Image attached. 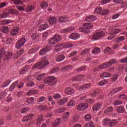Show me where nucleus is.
Returning a JSON list of instances; mask_svg holds the SVG:
<instances>
[{
    "mask_svg": "<svg viewBox=\"0 0 127 127\" xmlns=\"http://www.w3.org/2000/svg\"><path fill=\"white\" fill-rule=\"evenodd\" d=\"M84 28H79L80 31H82L85 33H89L90 32V28L93 27V25L90 23H86L83 24Z\"/></svg>",
    "mask_w": 127,
    "mask_h": 127,
    "instance_id": "obj_1",
    "label": "nucleus"
},
{
    "mask_svg": "<svg viewBox=\"0 0 127 127\" xmlns=\"http://www.w3.org/2000/svg\"><path fill=\"white\" fill-rule=\"evenodd\" d=\"M48 65H49V62L48 61L44 60L42 62L35 64L34 66H33V68L40 67H39V69H43V68H45V67H46V66Z\"/></svg>",
    "mask_w": 127,
    "mask_h": 127,
    "instance_id": "obj_2",
    "label": "nucleus"
},
{
    "mask_svg": "<svg viewBox=\"0 0 127 127\" xmlns=\"http://www.w3.org/2000/svg\"><path fill=\"white\" fill-rule=\"evenodd\" d=\"M56 78L54 76H49L48 77L44 80L45 84H50L53 83V84L50 85V86H54L56 84Z\"/></svg>",
    "mask_w": 127,
    "mask_h": 127,
    "instance_id": "obj_3",
    "label": "nucleus"
},
{
    "mask_svg": "<svg viewBox=\"0 0 127 127\" xmlns=\"http://www.w3.org/2000/svg\"><path fill=\"white\" fill-rule=\"evenodd\" d=\"M105 36V32L100 31L96 32L92 37L93 40H99Z\"/></svg>",
    "mask_w": 127,
    "mask_h": 127,
    "instance_id": "obj_4",
    "label": "nucleus"
},
{
    "mask_svg": "<svg viewBox=\"0 0 127 127\" xmlns=\"http://www.w3.org/2000/svg\"><path fill=\"white\" fill-rule=\"evenodd\" d=\"M61 40V36L59 35H56L54 36V39L52 38L49 43L50 45H54L55 42H59Z\"/></svg>",
    "mask_w": 127,
    "mask_h": 127,
    "instance_id": "obj_5",
    "label": "nucleus"
},
{
    "mask_svg": "<svg viewBox=\"0 0 127 127\" xmlns=\"http://www.w3.org/2000/svg\"><path fill=\"white\" fill-rule=\"evenodd\" d=\"M25 38H22L20 40H18L15 45L16 48L17 49H19V48H21L23 45H24V43L26 42Z\"/></svg>",
    "mask_w": 127,
    "mask_h": 127,
    "instance_id": "obj_6",
    "label": "nucleus"
},
{
    "mask_svg": "<svg viewBox=\"0 0 127 127\" xmlns=\"http://www.w3.org/2000/svg\"><path fill=\"white\" fill-rule=\"evenodd\" d=\"M108 122V125L109 127H114V126H116L117 125V123H118V121L116 120H111L110 119L106 118L104 120V123L106 124V123Z\"/></svg>",
    "mask_w": 127,
    "mask_h": 127,
    "instance_id": "obj_7",
    "label": "nucleus"
},
{
    "mask_svg": "<svg viewBox=\"0 0 127 127\" xmlns=\"http://www.w3.org/2000/svg\"><path fill=\"white\" fill-rule=\"evenodd\" d=\"M88 107L89 106L87 103H80L77 107V111H85V110H87L88 109Z\"/></svg>",
    "mask_w": 127,
    "mask_h": 127,
    "instance_id": "obj_8",
    "label": "nucleus"
},
{
    "mask_svg": "<svg viewBox=\"0 0 127 127\" xmlns=\"http://www.w3.org/2000/svg\"><path fill=\"white\" fill-rule=\"evenodd\" d=\"M49 51H50V47L47 46L40 51L39 55L42 56Z\"/></svg>",
    "mask_w": 127,
    "mask_h": 127,
    "instance_id": "obj_9",
    "label": "nucleus"
},
{
    "mask_svg": "<svg viewBox=\"0 0 127 127\" xmlns=\"http://www.w3.org/2000/svg\"><path fill=\"white\" fill-rule=\"evenodd\" d=\"M116 63H117V60L114 59L110 60L109 62L105 63L104 65H106V67L109 68V67H111L112 65L113 64H116Z\"/></svg>",
    "mask_w": 127,
    "mask_h": 127,
    "instance_id": "obj_10",
    "label": "nucleus"
},
{
    "mask_svg": "<svg viewBox=\"0 0 127 127\" xmlns=\"http://www.w3.org/2000/svg\"><path fill=\"white\" fill-rule=\"evenodd\" d=\"M64 93L66 95H72L75 93V90L71 87H67L65 89Z\"/></svg>",
    "mask_w": 127,
    "mask_h": 127,
    "instance_id": "obj_11",
    "label": "nucleus"
},
{
    "mask_svg": "<svg viewBox=\"0 0 127 127\" xmlns=\"http://www.w3.org/2000/svg\"><path fill=\"white\" fill-rule=\"evenodd\" d=\"M69 38L70 39H72L73 40H76V39H78V38H80V34L78 33H72L69 36Z\"/></svg>",
    "mask_w": 127,
    "mask_h": 127,
    "instance_id": "obj_12",
    "label": "nucleus"
},
{
    "mask_svg": "<svg viewBox=\"0 0 127 127\" xmlns=\"http://www.w3.org/2000/svg\"><path fill=\"white\" fill-rule=\"evenodd\" d=\"M84 78V75H77L73 77L71 80L72 82H77L78 81H80L82 80Z\"/></svg>",
    "mask_w": 127,
    "mask_h": 127,
    "instance_id": "obj_13",
    "label": "nucleus"
},
{
    "mask_svg": "<svg viewBox=\"0 0 127 127\" xmlns=\"http://www.w3.org/2000/svg\"><path fill=\"white\" fill-rule=\"evenodd\" d=\"M84 78V75H77L73 77L71 80L72 82H77L78 81H80L82 80Z\"/></svg>",
    "mask_w": 127,
    "mask_h": 127,
    "instance_id": "obj_14",
    "label": "nucleus"
},
{
    "mask_svg": "<svg viewBox=\"0 0 127 127\" xmlns=\"http://www.w3.org/2000/svg\"><path fill=\"white\" fill-rule=\"evenodd\" d=\"M69 18L66 16H62L59 18V22L63 23L67 21Z\"/></svg>",
    "mask_w": 127,
    "mask_h": 127,
    "instance_id": "obj_15",
    "label": "nucleus"
},
{
    "mask_svg": "<svg viewBox=\"0 0 127 127\" xmlns=\"http://www.w3.org/2000/svg\"><path fill=\"white\" fill-rule=\"evenodd\" d=\"M96 19V16H94V15H90L85 18V20H86V21H88L89 22H91L92 21H95Z\"/></svg>",
    "mask_w": 127,
    "mask_h": 127,
    "instance_id": "obj_16",
    "label": "nucleus"
},
{
    "mask_svg": "<svg viewBox=\"0 0 127 127\" xmlns=\"http://www.w3.org/2000/svg\"><path fill=\"white\" fill-rule=\"evenodd\" d=\"M43 121H44V119H43V116L39 115L36 120L37 125H40V124H41Z\"/></svg>",
    "mask_w": 127,
    "mask_h": 127,
    "instance_id": "obj_17",
    "label": "nucleus"
},
{
    "mask_svg": "<svg viewBox=\"0 0 127 127\" xmlns=\"http://www.w3.org/2000/svg\"><path fill=\"white\" fill-rule=\"evenodd\" d=\"M111 76H112V74L107 71L104 72L100 74V77L102 78H109V77H111Z\"/></svg>",
    "mask_w": 127,
    "mask_h": 127,
    "instance_id": "obj_18",
    "label": "nucleus"
},
{
    "mask_svg": "<svg viewBox=\"0 0 127 127\" xmlns=\"http://www.w3.org/2000/svg\"><path fill=\"white\" fill-rule=\"evenodd\" d=\"M67 101H68V98L66 97L65 98H63L62 100L59 101L58 102V104H59L60 106H62V105H64V104H66V103H67Z\"/></svg>",
    "mask_w": 127,
    "mask_h": 127,
    "instance_id": "obj_19",
    "label": "nucleus"
},
{
    "mask_svg": "<svg viewBox=\"0 0 127 127\" xmlns=\"http://www.w3.org/2000/svg\"><path fill=\"white\" fill-rule=\"evenodd\" d=\"M91 86H92V85L90 83L84 84L79 88V90L82 91V90H85V89H88V88H90V87Z\"/></svg>",
    "mask_w": 127,
    "mask_h": 127,
    "instance_id": "obj_20",
    "label": "nucleus"
},
{
    "mask_svg": "<svg viewBox=\"0 0 127 127\" xmlns=\"http://www.w3.org/2000/svg\"><path fill=\"white\" fill-rule=\"evenodd\" d=\"M101 107H102V104L97 103L93 107V111H99L101 109Z\"/></svg>",
    "mask_w": 127,
    "mask_h": 127,
    "instance_id": "obj_21",
    "label": "nucleus"
},
{
    "mask_svg": "<svg viewBox=\"0 0 127 127\" xmlns=\"http://www.w3.org/2000/svg\"><path fill=\"white\" fill-rule=\"evenodd\" d=\"M60 124H61V119L58 118L55 121V123H53V127H58Z\"/></svg>",
    "mask_w": 127,
    "mask_h": 127,
    "instance_id": "obj_22",
    "label": "nucleus"
},
{
    "mask_svg": "<svg viewBox=\"0 0 127 127\" xmlns=\"http://www.w3.org/2000/svg\"><path fill=\"white\" fill-rule=\"evenodd\" d=\"M28 70V66H25V67L22 68V69L19 71V73L21 74V75H22V74H25L26 72H27Z\"/></svg>",
    "mask_w": 127,
    "mask_h": 127,
    "instance_id": "obj_23",
    "label": "nucleus"
},
{
    "mask_svg": "<svg viewBox=\"0 0 127 127\" xmlns=\"http://www.w3.org/2000/svg\"><path fill=\"white\" fill-rule=\"evenodd\" d=\"M64 59H65V56L63 55H61L57 57L56 61H57V62H61V61H63Z\"/></svg>",
    "mask_w": 127,
    "mask_h": 127,
    "instance_id": "obj_24",
    "label": "nucleus"
},
{
    "mask_svg": "<svg viewBox=\"0 0 127 127\" xmlns=\"http://www.w3.org/2000/svg\"><path fill=\"white\" fill-rule=\"evenodd\" d=\"M18 30H19V28H18L12 29L11 31V35H16V34H17V32H18Z\"/></svg>",
    "mask_w": 127,
    "mask_h": 127,
    "instance_id": "obj_25",
    "label": "nucleus"
},
{
    "mask_svg": "<svg viewBox=\"0 0 127 127\" xmlns=\"http://www.w3.org/2000/svg\"><path fill=\"white\" fill-rule=\"evenodd\" d=\"M11 22V20H4L0 21V25H5L6 24H8V23H10Z\"/></svg>",
    "mask_w": 127,
    "mask_h": 127,
    "instance_id": "obj_26",
    "label": "nucleus"
},
{
    "mask_svg": "<svg viewBox=\"0 0 127 127\" xmlns=\"http://www.w3.org/2000/svg\"><path fill=\"white\" fill-rule=\"evenodd\" d=\"M57 20L56 18L55 17H53L50 18V19L49 20V22L50 24H51L52 25L53 24H55L56 23Z\"/></svg>",
    "mask_w": 127,
    "mask_h": 127,
    "instance_id": "obj_27",
    "label": "nucleus"
},
{
    "mask_svg": "<svg viewBox=\"0 0 127 127\" xmlns=\"http://www.w3.org/2000/svg\"><path fill=\"white\" fill-rule=\"evenodd\" d=\"M9 12L10 13H11V14H18L19 13L18 12V11H17L15 9L11 8L9 9Z\"/></svg>",
    "mask_w": 127,
    "mask_h": 127,
    "instance_id": "obj_28",
    "label": "nucleus"
},
{
    "mask_svg": "<svg viewBox=\"0 0 127 127\" xmlns=\"http://www.w3.org/2000/svg\"><path fill=\"white\" fill-rule=\"evenodd\" d=\"M38 108L41 110V111H47L48 108H47V106L41 105L38 106Z\"/></svg>",
    "mask_w": 127,
    "mask_h": 127,
    "instance_id": "obj_29",
    "label": "nucleus"
},
{
    "mask_svg": "<svg viewBox=\"0 0 127 127\" xmlns=\"http://www.w3.org/2000/svg\"><path fill=\"white\" fill-rule=\"evenodd\" d=\"M40 6L42 8H46L48 6V3H47V2L43 1L41 3Z\"/></svg>",
    "mask_w": 127,
    "mask_h": 127,
    "instance_id": "obj_30",
    "label": "nucleus"
},
{
    "mask_svg": "<svg viewBox=\"0 0 127 127\" xmlns=\"http://www.w3.org/2000/svg\"><path fill=\"white\" fill-rule=\"evenodd\" d=\"M123 40H125V37L121 36L115 40V42H116V43H119V42H122Z\"/></svg>",
    "mask_w": 127,
    "mask_h": 127,
    "instance_id": "obj_31",
    "label": "nucleus"
},
{
    "mask_svg": "<svg viewBox=\"0 0 127 127\" xmlns=\"http://www.w3.org/2000/svg\"><path fill=\"white\" fill-rule=\"evenodd\" d=\"M117 111L119 113H124L125 112V108L122 106H119L117 108Z\"/></svg>",
    "mask_w": 127,
    "mask_h": 127,
    "instance_id": "obj_32",
    "label": "nucleus"
},
{
    "mask_svg": "<svg viewBox=\"0 0 127 127\" xmlns=\"http://www.w3.org/2000/svg\"><path fill=\"white\" fill-rule=\"evenodd\" d=\"M17 83H18V81H16L15 82H14L11 86L9 87V91H11L14 89L15 86L17 85Z\"/></svg>",
    "mask_w": 127,
    "mask_h": 127,
    "instance_id": "obj_33",
    "label": "nucleus"
},
{
    "mask_svg": "<svg viewBox=\"0 0 127 127\" xmlns=\"http://www.w3.org/2000/svg\"><path fill=\"white\" fill-rule=\"evenodd\" d=\"M100 52H101V50L100 49V48H95L92 51V53H93L94 54H98Z\"/></svg>",
    "mask_w": 127,
    "mask_h": 127,
    "instance_id": "obj_34",
    "label": "nucleus"
},
{
    "mask_svg": "<svg viewBox=\"0 0 127 127\" xmlns=\"http://www.w3.org/2000/svg\"><path fill=\"white\" fill-rule=\"evenodd\" d=\"M12 57V54L11 52H7L5 55V58L7 59H10Z\"/></svg>",
    "mask_w": 127,
    "mask_h": 127,
    "instance_id": "obj_35",
    "label": "nucleus"
},
{
    "mask_svg": "<svg viewBox=\"0 0 127 127\" xmlns=\"http://www.w3.org/2000/svg\"><path fill=\"white\" fill-rule=\"evenodd\" d=\"M8 15H9V13L5 12L4 13L0 14V19L7 17V16H8Z\"/></svg>",
    "mask_w": 127,
    "mask_h": 127,
    "instance_id": "obj_36",
    "label": "nucleus"
},
{
    "mask_svg": "<svg viewBox=\"0 0 127 127\" xmlns=\"http://www.w3.org/2000/svg\"><path fill=\"white\" fill-rule=\"evenodd\" d=\"M122 90H123L122 87H118V88L113 89L112 91V93H118V92H121V91H122Z\"/></svg>",
    "mask_w": 127,
    "mask_h": 127,
    "instance_id": "obj_37",
    "label": "nucleus"
},
{
    "mask_svg": "<svg viewBox=\"0 0 127 127\" xmlns=\"http://www.w3.org/2000/svg\"><path fill=\"white\" fill-rule=\"evenodd\" d=\"M44 101H46V98H45V97L44 96L40 97L37 100L38 103H41V102H44Z\"/></svg>",
    "mask_w": 127,
    "mask_h": 127,
    "instance_id": "obj_38",
    "label": "nucleus"
},
{
    "mask_svg": "<svg viewBox=\"0 0 127 127\" xmlns=\"http://www.w3.org/2000/svg\"><path fill=\"white\" fill-rule=\"evenodd\" d=\"M86 68H87L86 66H81L80 67H78L76 69V71H77V72H81V71H83V70H84L85 69H86Z\"/></svg>",
    "mask_w": 127,
    "mask_h": 127,
    "instance_id": "obj_39",
    "label": "nucleus"
},
{
    "mask_svg": "<svg viewBox=\"0 0 127 127\" xmlns=\"http://www.w3.org/2000/svg\"><path fill=\"white\" fill-rule=\"evenodd\" d=\"M119 32H121V29H115L112 30V34L115 35V34H117V33H119Z\"/></svg>",
    "mask_w": 127,
    "mask_h": 127,
    "instance_id": "obj_40",
    "label": "nucleus"
},
{
    "mask_svg": "<svg viewBox=\"0 0 127 127\" xmlns=\"http://www.w3.org/2000/svg\"><path fill=\"white\" fill-rule=\"evenodd\" d=\"M69 118V112H66L62 117V120L66 121Z\"/></svg>",
    "mask_w": 127,
    "mask_h": 127,
    "instance_id": "obj_41",
    "label": "nucleus"
},
{
    "mask_svg": "<svg viewBox=\"0 0 127 127\" xmlns=\"http://www.w3.org/2000/svg\"><path fill=\"white\" fill-rule=\"evenodd\" d=\"M73 46V44L67 42L64 44V48H70Z\"/></svg>",
    "mask_w": 127,
    "mask_h": 127,
    "instance_id": "obj_42",
    "label": "nucleus"
},
{
    "mask_svg": "<svg viewBox=\"0 0 127 127\" xmlns=\"http://www.w3.org/2000/svg\"><path fill=\"white\" fill-rule=\"evenodd\" d=\"M1 32H3V33H6V32H7V31H8V27H2L1 29H0Z\"/></svg>",
    "mask_w": 127,
    "mask_h": 127,
    "instance_id": "obj_43",
    "label": "nucleus"
},
{
    "mask_svg": "<svg viewBox=\"0 0 127 127\" xmlns=\"http://www.w3.org/2000/svg\"><path fill=\"white\" fill-rule=\"evenodd\" d=\"M85 120L89 122L92 119V116L90 114H87L85 116Z\"/></svg>",
    "mask_w": 127,
    "mask_h": 127,
    "instance_id": "obj_44",
    "label": "nucleus"
},
{
    "mask_svg": "<svg viewBox=\"0 0 127 127\" xmlns=\"http://www.w3.org/2000/svg\"><path fill=\"white\" fill-rule=\"evenodd\" d=\"M113 110L112 107H109L105 110V113L106 114H108V113H112V112H113Z\"/></svg>",
    "mask_w": 127,
    "mask_h": 127,
    "instance_id": "obj_45",
    "label": "nucleus"
},
{
    "mask_svg": "<svg viewBox=\"0 0 127 127\" xmlns=\"http://www.w3.org/2000/svg\"><path fill=\"white\" fill-rule=\"evenodd\" d=\"M90 51V50L86 49L83 50V51L81 52V55H86L87 53H88Z\"/></svg>",
    "mask_w": 127,
    "mask_h": 127,
    "instance_id": "obj_46",
    "label": "nucleus"
},
{
    "mask_svg": "<svg viewBox=\"0 0 127 127\" xmlns=\"http://www.w3.org/2000/svg\"><path fill=\"white\" fill-rule=\"evenodd\" d=\"M75 105V102L73 101H70L69 102V103L67 104L68 107H73Z\"/></svg>",
    "mask_w": 127,
    "mask_h": 127,
    "instance_id": "obj_47",
    "label": "nucleus"
},
{
    "mask_svg": "<svg viewBox=\"0 0 127 127\" xmlns=\"http://www.w3.org/2000/svg\"><path fill=\"white\" fill-rule=\"evenodd\" d=\"M44 76H45L44 74H40L37 78V80H38V81H41V80H42L43 79H44Z\"/></svg>",
    "mask_w": 127,
    "mask_h": 127,
    "instance_id": "obj_48",
    "label": "nucleus"
},
{
    "mask_svg": "<svg viewBox=\"0 0 127 127\" xmlns=\"http://www.w3.org/2000/svg\"><path fill=\"white\" fill-rule=\"evenodd\" d=\"M109 9H103V10H102V11L101 12L102 13H101V14L102 15H105V14H107V13H109Z\"/></svg>",
    "mask_w": 127,
    "mask_h": 127,
    "instance_id": "obj_49",
    "label": "nucleus"
},
{
    "mask_svg": "<svg viewBox=\"0 0 127 127\" xmlns=\"http://www.w3.org/2000/svg\"><path fill=\"white\" fill-rule=\"evenodd\" d=\"M10 82H11V80H6L4 82V84L2 85V87H6L8 86L9 84H10Z\"/></svg>",
    "mask_w": 127,
    "mask_h": 127,
    "instance_id": "obj_50",
    "label": "nucleus"
},
{
    "mask_svg": "<svg viewBox=\"0 0 127 127\" xmlns=\"http://www.w3.org/2000/svg\"><path fill=\"white\" fill-rule=\"evenodd\" d=\"M38 50H39V48L38 47L32 49L30 50V53H33V52H36V51H38Z\"/></svg>",
    "mask_w": 127,
    "mask_h": 127,
    "instance_id": "obj_51",
    "label": "nucleus"
},
{
    "mask_svg": "<svg viewBox=\"0 0 127 127\" xmlns=\"http://www.w3.org/2000/svg\"><path fill=\"white\" fill-rule=\"evenodd\" d=\"M27 87H33L34 86V82L33 81H29L27 84Z\"/></svg>",
    "mask_w": 127,
    "mask_h": 127,
    "instance_id": "obj_52",
    "label": "nucleus"
},
{
    "mask_svg": "<svg viewBox=\"0 0 127 127\" xmlns=\"http://www.w3.org/2000/svg\"><path fill=\"white\" fill-rule=\"evenodd\" d=\"M24 50H23V49H21L19 52H18L17 53V56H18V57H19L20 56H21V55H22V54H23V52H24Z\"/></svg>",
    "mask_w": 127,
    "mask_h": 127,
    "instance_id": "obj_53",
    "label": "nucleus"
},
{
    "mask_svg": "<svg viewBox=\"0 0 127 127\" xmlns=\"http://www.w3.org/2000/svg\"><path fill=\"white\" fill-rule=\"evenodd\" d=\"M117 79H118V75H113V76L111 79V81L112 82H116V81H117Z\"/></svg>",
    "mask_w": 127,
    "mask_h": 127,
    "instance_id": "obj_54",
    "label": "nucleus"
},
{
    "mask_svg": "<svg viewBox=\"0 0 127 127\" xmlns=\"http://www.w3.org/2000/svg\"><path fill=\"white\" fill-rule=\"evenodd\" d=\"M14 4H17V5H18V4H22L23 3L20 0H16L14 1Z\"/></svg>",
    "mask_w": 127,
    "mask_h": 127,
    "instance_id": "obj_55",
    "label": "nucleus"
},
{
    "mask_svg": "<svg viewBox=\"0 0 127 127\" xmlns=\"http://www.w3.org/2000/svg\"><path fill=\"white\" fill-rule=\"evenodd\" d=\"M111 50H112L111 48L107 47L104 50V53L107 54V53H109V52H111Z\"/></svg>",
    "mask_w": 127,
    "mask_h": 127,
    "instance_id": "obj_56",
    "label": "nucleus"
},
{
    "mask_svg": "<svg viewBox=\"0 0 127 127\" xmlns=\"http://www.w3.org/2000/svg\"><path fill=\"white\" fill-rule=\"evenodd\" d=\"M5 54V53L4 52V50L1 49L0 50V58H1L2 57L3 55H4Z\"/></svg>",
    "mask_w": 127,
    "mask_h": 127,
    "instance_id": "obj_57",
    "label": "nucleus"
},
{
    "mask_svg": "<svg viewBox=\"0 0 127 127\" xmlns=\"http://www.w3.org/2000/svg\"><path fill=\"white\" fill-rule=\"evenodd\" d=\"M94 11H95V12H96V13L98 12H101V11H102V7H98L95 8Z\"/></svg>",
    "mask_w": 127,
    "mask_h": 127,
    "instance_id": "obj_58",
    "label": "nucleus"
},
{
    "mask_svg": "<svg viewBox=\"0 0 127 127\" xmlns=\"http://www.w3.org/2000/svg\"><path fill=\"white\" fill-rule=\"evenodd\" d=\"M22 121L23 122H28V121H29V119H28V117L27 116V115L24 116Z\"/></svg>",
    "mask_w": 127,
    "mask_h": 127,
    "instance_id": "obj_59",
    "label": "nucleus"
},
{
    "mask_svg": "<svg viewBox=\"0 0 127 127\" xmlns=\"http://www.w3.org/2000/svg\"><path fill=\"white\" fill-rule=\"evenodd\" d=\"M114 104L115 106H118L119 105H122V104H123V102H122V101H121L116 100L114 102Z\"/></svg>",
    "mask_w": 127,
    "mask_h": 127,
    "instance_id": "obj_60",
    "label": "nucleus"
},
{
    "mask_svg": "<svg viewBox=\"0 0 127 127\" xmlns=\"http://www.w3.org/2000/svg\"><path fill=\"white\" fill-rule=\"evenodd\" d=\"M31 37L33 38V40H35V39H37V38H38V35L36 34H33L32 35Z\"/></svg>",
    "mask_w": 127,
    "mask_h": 127,
    "instance_id": "obj_61",
    "label": "nucleus"
},
{
    "mask_svg": "<svg viewBox=\"0 0 127 127\" xmlns=\"http://www.w3.org/2000/svg\"><path fill=\"white\" fill-rule=\"evenodd\" d=\"M33 102H34V98H30L27 100V103H28V104H32Z\"/></svg>",
    "mask_w": 127,
    "mask_h": 127,
    "instance_id": "obj_62",
    "label": "nucleus"
},
{
    "mask_svg": "<svg viewBox=\"0 0 127 127\" xmlns=\"http://www.w3.org/2000/svg\"><path fill=\"white\" fill-rule=\"evenodd\" d=\"M120 62L121 63H127V57L121 59Z\"/></svg>",
    "mask_w": 127,
    "mask_h": 127,
    "instance_id": "obj_63",
    "label": "nucleus"
},
{
    "mask_svg": "<svg viewBox=\"0 0 127 127\" xmlns=\"http://www.w3.org/2000/svg\"><path fill=\"white\" fill-rule=\"evenodd\" d=\"M34 116V114H30L27 115L28 116V118L29 119V120H32V118H33Z\"/></svg>",
    "mask_w": 127,
    "mask_h": 127,
    "instance_id": "obj_64",
    "label": "nucleus"
}]
</instances>
